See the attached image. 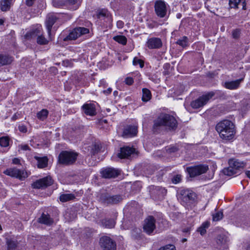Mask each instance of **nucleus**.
Wrapping results in <instances>:
<instances>
[{
	"label": "nucleus",
	"instance_id": "f257e3e1",
	"mask_svg": "<svg viewBox=\"0 0 250 250\" xmlns=\"http://www.w3.org/2000/svg\"><path fill=\"white\" fill-rule=\"evenodd\" d=\"M216 130L220 137L226 140L232 139L235 133L234 125L231 121L225 120L217 124Z\"/></svg>",
	"mask_w": 250,
	"mask_h": 250
},
{
	"label": "nucleus",
	"instance_id": "f03ea898",
	"mask_svg": "<svg viewBox=\"0 0 250 250\" xmlns=\"http://www.w3.org/2000/svg\"><path fill=\"white\" fill-rule=\"evenodd\" d=\"M177 198L181 204L188 209L195 206L196 203V194L188 189L180 190L177 194Z\"/></svg>",
	"mask_w": 250,
	"mask_h": 250
},
{
	"label": "nucleus",
	"instance_id": "7ed1b4c3",
	"mask_svg": "<svg viewBox=\"0 0 250 250\" xmlns=\"http://www.w3.org/2000/svg\"><path fill=\"white\" fill-rule=\"evenodd\" d=\"M177 121L173 116L167 114H162L154 121L153 128L156 131L159 128L165 126L173 129L177 127Z\"/></svg>",
	"mask_w": 250,
	"mask_h": 250
},
{
	"label": "nucleus",
	"instance_id": "20e7f679",
	"mask_svg": "<svg viewBox=\"0 0 250 250\" xmlns=\"http://www.w3.org/2000/svg\"><path fill=\"white\" fill-rule=\"evenodd\" d=\"M65 15L62 13H49L46 18L45 25L49 36L51 34L53 25L61 24L64 21Z\"/></svg>",
	"mask_w": 250,
	"mask_h": 250
},
{
	"label": "nucleus",
	"instance_id": "39448f33",
	"mask_svg": "<svg viewBox=\"0 0 250 250\" xmlns=\"http://www.w3.org/2000/svg\"><path fill=\"white\" fill-rule=\"evenodd\" d=\"M89 32L88 28L83 27H78L71 30L68 35L64 36L62 35L61 38L64 42H69L75 40L79 37L83 35H85Z\"/></svg>",
	"mask_w": 250,
	"mask_h": 250
},
{
	"label": "nucleus",
	"instance_id": "423d86ee",
	"mask_svg": "<svg viewBox=\"0 0 250 250\" xmlns=\"http://www.w3.org/2000/svg\"><path fill=\"white\" fill-rule=\"evenodd\" d=\"M78 154L73 151H62L58 156L60 164L64 165L73 164L77 160Z\"/></svg>",
	"mask_w": 250,
	"mask_h": 250
},
{
	"label": "nucleus",
	"instance_id": "0eeeda50",
	"mask_svg": "<svg viewBox=\"0 0 250 250\" xmlns=\"http://www.w3.org/2000/svg\"><path fill=\"white\" fill-rule=\"evenodd\" d=\"M151 197L154 200H162L166 196L167 190L160 186H151L149 187Z\"/></svg>",
	"mask_w": 250,
	"mask_h": 250
},
{
	"label": "nucleus",
	"instance_id": "6e6552de",
	"mask_svg": "<svg viewBox=\"0 0 250 250\" xmlns=\"http://www.w3.org/2000/svg\"><path fill=\"white\" fill-rule=\"evenodd\" d=\"M214 95L213 92H210L206 95L200 97L197 99L193 101L190 105L193 108L197 109L205 105L208 100Z\"/></svg>",
	"mask_w": 250,
	"mask_h": 250
},
{
	"label": "nucleus",
	"instance_id": "1a4fd4ad",
	"mask_svg": "<svg viewBox=\"0 0 250 250\" xmlns=\"http://www.w3.org/2000/svg\"><path fill=\"white\" fill-rule=\"evenodd\" d=\"M100 245L103 250H116V244L110 237L104 236L100 239Z\"/></svg>",
	"mask_w": 250,
	"mask_h": 250
},
{
	"label": "nucleus",
	"instance_id": "9d476101",
	"mask_svg": "<svg viewBox=\"0 0 250 250\" xmlns=\"http://www.w3.org/2000/svg\"><path fill=\"white\" fill-rule=\"evenodd\" d=\"M53 184V180L50 176H47L43 178L38 180L32 184L34 188H44L51 186Z\"/></svg>",
	"mask_w": 250,
	"mask_h": 250
},
{
	"label": "nucleus",
	"instance_id": "9b49d317",
	"mask_svg": "<svg viewBox=\"0 0 250 250\" xmlns=\"http://www.w3.org/2000/svg\"><path fill=\"white\" fill-rule=\"evenodd\" d=\"M155 11L157 16L160 18H164L167 13V8L164 1L159 0L155 2Z\"/></svg>",
	"mask_w": 250,
	"mask_h": 250
},
{
	"label": "nucleus",
	"instance_id": "f8f14e48",
	"mask_svg": "<svg viewBox=\"0 0 250 250\" xmlns=\"http://www.w3.org/2000/svg\"><path fill=\"white\" fill-rule=\"evenodd\" d=\"M122 198L120 195L111 196L107 193L103 194L100 197L101 201L106 204H115L120 202Z\"/></svg>",
	"mask_w": 250,
	"mask_h": 250
},
{
	"label": "nucleus",
	"instance_id": "ddd939ff",
	"mask_svg": "<svg viewBox=\"0 0 250 250\" xmlns=\"http://www.w3.org/2000/svg\"><path fill=\"white\" fill-rule=\"evenodd\" d=\"M208 169V166L207 165H198L194 167H188L187 170L190 176L194 177L205 173Z\"/></svg>",
	"mask_w": 250,
	"mask_h": 250
},
{
	"label": "nucleus",
	"instance_id": "4468645a",
	"mask_svg": "<svg viewBox=\"0 0 250 250\" xmlns=\"http://www.w3.org/2000/svg\"><path fill=\"white\" fill-rule=\"evenodd\" d=\"M4 173L12 177L22 180L28 176L26 172L16 168H10L4 171Z\"/></svg>",
	"mask_w": 250,
	"mask_h": 250
},
{
	"label": "nucleus",
	"instance_id": "2eb2a0df",
	"mask_svg": "<svg viewBox=\"0 0 250 250\" xmlns=\"http://www.w3.org/2000/svg\"><path fill=\"white\" fill-rule=\"evenodd\" d=\"M155 228V219L153 216H149L145 220L143 229L146 233H151Z\"/></svg>",
	"mask_w": 250,
	"mask_h": 250
},
{
	"label": "nucleus",
	"instance_id": "dca6fc26",
	"mask_svg": "<svg viewBox=\"0 0 250 250\" xmlns=\"http://www.w3.org/2000/svg\"><path fill=\"white\" fill-rule=\"evenodd\" d=\"M163 45L161 39L156 37H152L147 39L146 46L149 49H159Z\"/></svg>",
	"mask_w": 250,
	"mask_h": 250
},
{
	"label": "nucleus",
	"instance_id": "f3484780",
	"mask_svg": "<svg viewBox=\"0 0 250 250\" xmlns=\"http://www.w3.org/2000/svg\"><path fill=\"white\" fill-rule=\"evenodd\" d=\"M42 32V26L37 25L26 33L25 37L27 40L37 39Z\"/></svg>",
	"mask_w": 250,
	"mask_h": 250
},
{
	"label": "nucleus",
	"instance_id": "a211bd4d",
	"mask_svg": "<svg viewBox=\"0 0 250 250\" xmlns=\"http://www.w3.org/2000/svg\"><path fill=\"white\" fill-rule=\"evenodd\" d=\"M102 177L105 178H111L119 175V171L112 167L103 168L101 171Z\"/></svg>",
	"mask_w": 250,
	"mask_h": 250
},
{
	"label": "nucleus",
	"instance_id": "6ab92c4d",
	"mask_svg": "<svg viewBox=\"0 0 250 250\" xmlns=\"http://www.w3.org/2000/svg\"><path fill=\"white\" fill-rule=\"evenodd\" d=\"M83 112L86 115L93 116L96 114V105L94 103H86L82 106Z\"/></svg>",
	"mask_w": 250,
	"mask_h": 250
},
{
	"label": "nucleus",
	"instance_id": "aec40b11",
	"mask_svg": "<svg viewBox=\"0 0 250 250\" xmlns=\"http://www.w3.org/2000/svg\"><path fill=\"white\" fill-rule=\"evenodd\" d=\"M137 133V126L135 125H128L124 129L123 136L125 138L135 136Z\"/></svg>",
	"mask_w": 250,
	"mask_h": 250
},
{
	"label": "nucleus",
	"instance_id": "412c9836",
	"mask_svg": "<svg viewBox=\"0 0 250 250\" xmlns=\"http://www.w3.org/2000/svg\"><path fill=\"white\" fill-rule=\"evenodd\" d=\"M134 148L129 146H125L121 147L120 152L118 153V156L121 159L127 158L131 154L135 153Z\"/></svg>",
	"mask_w": 250,
	"mask_h": 250
},
{
	"label": "nucleus",
	"instance_id": "4be33fe9",
	"mask_svg": "<svg viewBox=\"0 0 250 250\" xmlns=\"http://www.w3.org/2000/svg\"><path fill=\"white\" fill-rule=\"evenodd\" d=\"M243 78H241L235 81L226 82L224 86L229 89H236L240 86L241 83L243 81Z\"/></svg>",
	"mask_w": 250,
	"mask_h": 250
},
{
	"label": "nucleus",
	"instance_id": "5701e85b",
	"mask_svg": "<svg viewBox=\"0 0 250 250\" xmlns=\"http://www.w3.org/2000/svg\"><path fill=\"white\" fill-rule=\"evenodd\" d=\"M40 223L50 226L53 223V220L49 215L42 213L41 216L38 219Z\"/></svg>",
	"mask_w": 250,
	"mask_h": 250
},
{
	"label": "nucleus",
	"instance_id": "b1692460",
	"mask_svg": "<svg viewBox=\"0 0 250 250\" xmlns=\"http://www.w3.org/2000/svg\"><path fill=\"white\" fill-rule=\"evenodd\" d=\"M82 1V0H67L66 6L68 9L76 10L79 7Z\"/></svg>",
	"mask_w": 250,
	"mask_h": 250
},
{
	"label": "nucleus",
	"instance_id": "393cba45",
	"mask_svg": "<svg viewBox=\"0 0 250 250\" xmlns=\"http://www.w3.org/2000/svg\"><path fill=\"white\" fill-rule=\"evenodd\" d=\"M217 248L220 250H224L227 247V239L223 235H219L218 236L217 240Z\"/></svg>",
	"mask_w": 250,
	"mask_h": 250
},
{
	"label": "nucleus",
	"instance_id": "a878e982",
	"mask_svg": "<svg viewBox=\"0 0 250 250\" xmlns=\"http://www.w3.org/2000/svg\"><path fill=\"white\" fill-rule=\"evenodd\" d=\"M101 225L105 228L112 229L115 225V221L113 219H104L101 220Z\"/></svg>",
	"mask_w": 250,
	"mask_h": 250
},
{
	"label": "nucleus",
	"instance_id": "bb28decb",
	"mask_svg": "<svg viewBox=\"0 0 250 250\" xmlns=\"http://www.w3.org/2000/svg\"><path fill=\"white\" fill-rule=\"evenodd\" d=\"M35 158L38 161V167L39 168H42L47 166L48 159L46 157H40L35 156Z\"/></svg>",
	"mask_w": 250,
	"mask_h": 250
},
{
	"label": "nucleus",
	"instance_id": "cd10ccee",
	"mask_svg": "<svg viewBox=\"0 0 250 250\" xmlns=\"http://www.w3.org/2000/svg\"><path fill=\"white\" fill-rule=\"evenodd\" d=\"M13 58L8 55L0 54V66L7 65L12 62Z\"/></svg>",
	"mask_w": 250,
	"mask_h": 250
},
{
	"label": "nucleus",
	"instance_id": "c85d7f7f",
	"mask_svg": "<svg viewBox=\"0 0 250 250\" xmlns=\"http://www.w3.org/2000/svg\"><path fill=\"white\" fill-rule=\"evenodd\" d=\"M229 166L232 167L236 170L240 168L243 167L245 166L243 162L239 161L238 160L230 159L229 161Z\"/></svg>",
	"mask_w": 250,
	"mask_h": 250
},
{
	"label": "nucleus",
	"instance_id": "c756f323",
	"mask_svg": "<svg viewBox=\"0 0 250 250\" xmlns=\"http://www.w3.org/2000/svg\"><path fill=\"white\" fill-rule=\"evenodd\" d=\"M98 17L99 19H106V21L109 23H110L112 21V18L109 12L105 10H102L101 11L98 15Z\"/></svg>",
	"mask_w": 250,
	"mask_h": 250
},
{
	"label": "nucleus",
	"instance_id": "7c9ffc66",
	"mask_svg": "<svg viewBox=\"0 0 250 250\" xmlns=\"http://www.w3.org/2000/svg\"><path fill=\"white\" fill-rule=\"evenodd\" d=\"M151 98V93L150 91L147 89L144 88L142 89V101L147 102Z\"/></svg>",
	"mask_w": 250,
	"mask_h": 250
},
{
	"label": "nucleus",
	"instance_id": "2f4dec72",
	"mask_svg": "<svg viewBox=\"0 0 250 250\" xmlns=\"http://www.w3.org/2000/svg\"><path fill=\"white\" fill-rule=\"evenodd\" d=\"M49 112L46 109H42L37 113V118L41 121H44L45 120L48 115Z\"/></svg>",
	"mask_w": 250,
	"mask_h": 250
},
{
	"label": "nucleus",
	"instance_id": "473e14b6",
	"mask_svg": "<svg viewBox=\"0 0 250 250\" xmlns=\"http://www.w3.org/2000/svg\"><path fill=\"white\" fill-rule=\"evenodd\" d=\"M12 2L7 1V0H1L0 1V9L2 11H6L9 10Z\"/></svg>",
	"mask_w": 250,
	"mask_h": 250
},
{
	"label": "nucleus",
	"instance_id": "72a5a7b5",
	"mask_svg": "<svg viewBox=\"0 0 250 250\" xmlns=\"http://www.w3.org/2000/svg\"><path fill=\"white\" fill-rule=\"evenodd\" d=\"M75 198V195L72 193L62 194L60 195V200L62 202H65L70 200H73Z\"/></svg>",
	"mask_w": 250,
	"mask_h": 250
},
{
	"label": "nucleus",
	"instance_id": "f704fd0d",
	"mask_svg": "<svg viewBox=\"0 0 250 250\" xmlns=\"http://www.w3.org/2000/svg\"><path fill=\"white\" fill-rule=\"evenodd\" d=\"M176 43L182 47H185L189 45L188 39L187 36H183L176 42Z\"/></svg>",
	"mask_w": 250,
	"mask_h": 250
},
{
	"label": "nucleus",
	"instance_id": "c9c22d12",
	"mask_svg": "<svg viewBox=\"0 0 250 250\" xmlns=\"http://www.w3.org/2000/svg\"><path fill=\"white\" fill-rule=\"evenodd\" d=\"M52 4L54 7L56 8H64L66 7V1L62 0H54L52 2Z\"/></svg>",
	"mask_w": 250,
	"mask_h": 250
},
{
	"label": "nucleus",
	"instance_id": "e433bc0d",
	"mask_svg": "<svg viewBox=\"0 0 250 250\" xmlns=\"http://www.w3.org/2000/svg\"><path fill=\"white\" fill-rule=\"evenodd\" d=\"M113 39L115 41L123 45H125L126 44L127 39L124 36L118 35L114 36Z\"/></svg>",
	"mask_w": 250,
	"mask_h": 250
},
{
	"label": "nucleus",
	"instance_id": "4c0bfd02",
	"mask_svg": "<svg viewBox=\"0 0 250 250\" xmlns=\"http://www.w3.org/2000/svg\"><path fill=\"white\" fill-rule=\"evenodd\" d=\"M10 139L7 136L0 137V146L2 147H6L9 146Z\"/></svg>",
	"mask_w": 250,
	"mask_h": 250
},
{
	"label": "nucleus",
	"instance_id": "58836bf2",
	"mask_svg": "<svg viewBox=\"0 0 250 250\" xmlns=\"http://www.w3.org/2000/svg\"><path fill=\"white\" fill-rule=\"evenodd\" d=\"M223 173L226 175L231 176L236 174V171L232 167L229 166V167L223 169Z\"/></svg>",
	"mask_w": 250,
	"mask_h": 250
},
{
	"label": "nucleus",
	"instance_id": "ea45409f",
	"mask_svg": "<svg viewBox=\"0 0 250 250\" xmlns=\"http://www.w3.org/2000/svg\"><path fill=\"white\" fill-rule=\"evenodd\" d=\"M37 42L40 45H46L48 44V41L44 37L43 35V32L36 39Z\"/></svg>",
	"mask_w": 250,
	"mask_h": 250
},
{
	"label": "nucleus",
	"instance_id": "a19ab883",
	"mask_svg": "<svg viewBox=\"0 0 250 250\" xmlns=\"http://www.w3.org/2000/svg\"><path fill=\"white\" fill-rule=\"evenodd\" d=\"M132 63L133 65L135 66L139 65L140 68H143L144 66V62L142 60L139 59L137 57L134 58Z\"/></svg>",
	"mask_w": 250,
	"mask_h": 250
},
{
	"label": "nucleus",
	"instance_id": "79ce46f5",
	"mask_svg": "<svg viewBox=\"0 0 250 250\" xmlns=\"http://www.w3.org/2000/svg\"><path fill=\"white\" fill-rule=\"evenodd\" d=\"M223 217V212L221 211H217L212 214V220L213 221H218L222 219Z\"/></svg>",
	"mask_w": 250,
	"mask_h": 250
},
{
	"label": "nucleus",
	"instance_id": "37998d69",
	"mask_svg": "<svg viewBox=\"0 0 250 250\" xmlns=\"http://www.w3.org/2000/svg\"><path fill=\"white\" fill-rule=\"evenodd\" d=\"M18 150H22V151H27V150H30V147L28 146V145L26 144H21L20 145H18Z\"/></svg>",
	"mask_w": 250,
	"mask_h": 250
},
{
	"label": "nucleus",
	"instance_id": "c03bdc74",
	"mask_svg": "<svg viewBox=\"0 0 250 250\" xmlns=\"http://www.w3.org/2000/svg\"><path fill=\"white\" fill-rule=\"evenodd\" d=\"M8 250H14L17 246L16 243L12 240H8L7 242Z\"/></svg>",
	"mask_w": 250,
	"mask_h": 250
},
{
	"label": "nucleus",
	"instance_id": "a18cd8bd",
	"mask_svg": "<svg viewBox=\"0 0 250 250\" xmlns=\"http://www.w3.org/2000/svg\"><path fill=\"white\" fill-rule=\"evenodd\" d=\"M181 180V175L179 174L174 176L171 179L172 183L174 184L179 183Z\"/></svg>",
	"mask_w": 250,
	"mask_h": 250
},
{
	"label": "nucleus",
	"instance_id": "49530a36",
	"mask_svg": "<svg viewBox=\"0 0 250 250\" xmlns=\"http://www.w3.org/2000/svg\"><path fill=\"white\" fill-rule=\"evenodd\" d=\"M241 0H229V5L231 8H236Z\"/></svg>",
	"mask_w": 250,
	"mask_h": 250
},
{
	"label": "nucleus",
	"instance_id": "de8ad7c7",
	"mask_svg": "<svg viewBox=\"0 0 250 250\" xmlns=\"http://www.w3.org/2000/svg\"><path fill=\"white\" fill-rule=\"evenodd\" d=\"M240 34L241 31L239 29L233 30L232 32V37L234 39H238L240 37Z\"/></svg>",
	"mask_w": 250,
	"mask_h": 250
},
{
	"label": "nucleus",
	"instance_id": "09e8293b",
	"mask_svg": "<svg viewBox=\"0 0 250 250\" xmlns=\"http://www.w3.org/2000/svg\"><path fill=\"white\" fill-rule=\"evenodd\" d=\"M159 250H175V247L172 245H166L161 248Z\"/></svg>",
	"mask_w": 250,
	"mask_h": 250
},
{
	"label": "nucleus",
	"instance_id": "8fccbe9b",
	"mask_svg": "<svg viewBox=\"0 0 250 250\" xmlns=\"http://www.w3.org/2000/svg\"><path fill=\"white\" fill-rule=\"evenodd\" d=\"M124 82L126 84L128 85H131L133 83L134 80L132 77H127L125 79Z\"/></svg>",
	"mask_w": 250,
	"mask_h": 250
},
{
	"label": "nucleus",
	"instance_id": "3c124183",
	"mask_svg": "<svg viewBox=\"0 0 250 250\" xmlns=\"http://www.w3.org/2000/svg\"><path fill=\"white\" fill-rule=\"evenodd\" d=\"M19 130L21 132L26 133L27 131V128L26 126L24 125H20L18 126Z\"/></svg>",
	"mask_w": 250,
	"mask_h": 250
},
{
	"label": "nucleus",
	"instance_id": "603ef678",
	"mask_svg": "<svg viewBox=\"0 0 250 250\" xmlns=\"http://www.w3.org/2000/svg\"><path fill=\"white\" fill-rule=\"evenodd\" d=\"M198 232H200V233L203 235L205 234L206 233V229H205L204 228L202 227L201 226L198 229Z\"/></svg>",
	"mask_w": 250,
	"mask_h": 250
},
{
	"label": "nucleus",
	"instance_id": "864d4df0",
	"mask_svg": "<svg viewBox=\"0 0 250 250\" xmlns=\"http://www.w3.org/2000/svg\"><path fill=\"white\" fill-rule=\"evenodd\" d=\"M209 226V222L208 221H206L204 222L202 225H201V227L204 228L205 229H206L207 228H208Z\"/></svg>",
	"mask_w": 250,
	"mask_h": 250
},
{
	"label": "nucleus",
	"instance_id": "5fc2aeb1",
	"mask_svg": "<svg viewBox=\"0 0 250 250\" xmlns=\"http://www.w3.org/2000/svg\"><path fill=\"white\" fill-rule=\"evenodd\" d=\"M12 162L15 165H18L20 164V160L18 158H14L12 160Z\"/></svg>",
	"mask_w": 250,
	"mask_h": 250
},
{
	"label": "nucleus",
	"instance_id": "6e6d98bb",
	"mask_svg": "<svg viewBox=\"0 0 250 250\" xmlns=\"http://www.w3.org/2000/svg\"><path fill=\"white\" fill-rule=\"evenodd\" d=\"M35 0H26V4L28 6H31L33 5Z\"/></svg>",
	"mask_w": 250,
	"mask_h": 250
},
{
	"label": "nucleus",
	"instance_id": "4d7b16f0",
	"mask_svg": "<svg viewBox=\"0 0 250 250\" xmlns=\"http://www.w3.org/2000/svg\"><path fill=\"white\" fill-rule=\"evenodd\" d=\"M111 92L112 89L111 88H108L107 89L103 91V93L105 95H108L110 94Z\"/></svg>",
	"mask_w": 250,
	"mask_h": 250
},
{
	"label": "nucleus",
	"instance_id": "13d9d810",
	"mask_svg": "<svg viewBox=\"0 0 250 250\" xmlns=\"http://www.w3.org/2000/svg\"><path fill=\"white\" fill-rule=\"evenodd\" d=\"M117 25L119 28H122L124 25V23L121 21H119L117 22Z\"/></svg>",
	"mask_w": 250,
	"mask_h": 250
},
{
	"label": "nucleus",
	"instance_id": "bf43d9fd",
	"mask_svg": "<svg viewBox=\"0 0 250 250\" xmlns=\"http://www.w3.org/2000/svg\"><path fill=\"white\" fill-rule=\"evenodd\" d=\"M94 149L95 150V153L98 152V151L100 150V146L98 145H95L94 146Z\"/></svg>",
	"mask_w": 250,
	"mask_h": 250
},
{
	"label": "nucleus",
	"instance_id": "052dcab7",
	"mask_svg": "<svg viewBox=\"0 0 250 250\" xmlns=\"http://www.w3.org/2000/svg\"><path fill=\"white\" fill-rule=\"evenodd\" d=\"M245 174L250 179V170H247L245 171Z\"/></svg>",
	"mask_w": 250,
	"mask_h": 250
},
{
	"label": "nucleus",
	"instance_id": "680f3d73",
	"mask_svg": "<svg viewBox=\"0 0 250 250\" xmlns=\"http://www.w3.org/2000/svg\"><path fill=\"white\" fill-rule=\"evenodd\" d=\"M176 150V148L175 147H171L169 148V152H174Z\"/></svg>",
	"mask_w": 250,
	"mask_h": 250
},
{
	"label": "nucleus",
	"instance_id": "e2e57ef3",
	"mask_svg": "<svg viewBox=\"0 0 250 250\" xmlns=\"http://www.w3.org/2000/svg\"><path fill=\"white\" fill-rule=\"evenodd\" d=\"M105 83V81L104 80H102L100 81V85L104 84Z\"/></svg>",
	"mask_w": 250,
	"mask_h": 250
},
{
	"label": "nucleus",
	"instance_id": "0e129e2a",
	"mask_svg": "<svg viewBox=\"0 0 250 250\" xmlns=\"http://www.w3.org/2000/svg\"><path fill=\"white\" fill-rule=\"evenodd\" d=\"M4 20L3 19H0V25H2L4 23Z\"/></svg>",
	"mask_w": 250,
	"mask_h": 250
},
{
	"label": "nucleus",
	"instance_id": "69168bd1",
	"mask_svg": "<svg viewBox=\"0 0 250 250\" xmlns=\"http://www.w3.org/2000/svg\"><path fill=\"white\" fill-rule=\"evenodd\" d=\"M176 17L178 19H180L181 17V14L180 13H178L177 14Z\"/></svg>",
	"mask_w": 250,
	"mask_h": 250
},
{
	"label": "nucleus",
	"instance_id": "338daca9",
	"mask_svg": "<svg viewBox=\"0 0 250 250\" xmlns=\"http://www.w3.org/2000/svg\"><path fill=\"white\" fill-rule=\"evenodd\" d=\"M189 231V229H184L183 230V232H188Z\"/></svg>",
	"mask_w": 250,
	"mask_h": 250
},
{
	"label": "nucleus",
	"instance_id": "774afa93",
	"mask_svg": "<svg viewBox=\"0 0 250 250\" xmlns=\"http://www.w3.org/2000/svg\"><path fill=\"white\" fill-rule=\"evenodd\" d=\"M246 7V3L245 2H243V9H245Z\"/></svg>",
	"mask_w": 250,
	"mask_h": 250
}]
</instances>
